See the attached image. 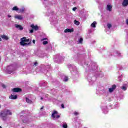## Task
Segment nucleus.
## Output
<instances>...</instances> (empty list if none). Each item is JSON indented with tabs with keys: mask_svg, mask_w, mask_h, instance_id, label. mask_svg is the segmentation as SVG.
Returning a JSON list of instances; mask_svg holds the SVG:
<instances>
[{
	"mask_svg": "<svg viewBox=\"0 0 128 128\" xmlns=\"http://www.w3.org/2000/svg\"><path fill=\"white\" fill-rule=\"evenodd\" d=\"M21 42H20V46H30V42H29L28 43H26L25 40H26V38L24 37L22 38L21 39Z\"/></svg>",
	"mask_w": 128,
	"mask_h": 128,
	"instance_id": "f03ea898",
	"label": "nucleus"
},
{
	"mask_svg": "<svg viewBox=\"0 0 128 128\" xmlns=\"http://www.w3.org/2000/svg\"><path fill=\"white\" fill-rule=\"evenodd\" d=\"M76 7H75V8H72V10H74V12H76Z\"/></svg>",
	"mask_w": 128,
	"mask_h": 128,
	"instance_id": "bb28decb",
	"label": "nucleus"
},
{
	"mask_svg": "<svg viewBox=\"0 0 128 128\" xmlns=\"http://www.w3.org/2000/svg\"><path fill=\"white\" fill-rule=\"evenodd\" d=\"M62 128H68V124H64L63 126H62Z\"/></svg>",
	"mask_w": 128,
	"mask_h": 128,
	"instance_id": "5701e85b",
	"label": "nucleus"
},
{
	"mask_svg": "<svg viewBox=\"0 0 128 128\" xmlns=\"http://www.w3.org/2000/svg\"><path fill=\"white\" fill-rule=\"evenodd\" d=\"M0 38H2L3 40H8V37L5 34L1 35Z\"/></svg>",
	"mask_w": 128,
	"mask_h": 128,
	"instance_id": "9b49d317",
	"label": "nucleus"
},
{
	"mask_svg": "<svg viewBox=\"0 0 128 128\" xmlns=\"http://www.w3.org/2000/svg\"><path fill=\"white\" fill-rule=\"evenodd\" d=\"M122 6L124 7L128 6V0H124L122 3Z\"/></svg>",
	"mask_w": 128,
	"mask_h": 128,
	"instance_id": "6e6552de",
	"label": "nucleus"
},
{
	"mask_svg": "<svg viewBox=\"0 0 128 128\" xmlns=\"http://www.w3.org/2000/svg\"><path fill=\"white\" fill-rule=\"evenodd\" d=\"M107 26H108V28H112V24H108Z\"/></svg>",
	"mask_w": 128,
	"mask_h": 128,
	"instance_id": "aec40b11",
	"label": "nucleus"
},
{
	"mask_svg": "<svg viewBox=\"0 0 128 128\" xmlns=\"http://www.w3.org/2000/svg\"><path fill=\"white\" fill-rule=\"evenodd\" d=\"M112 6L110 4L107 5V10H109V12H112Z\"/></svg>",
	"mask_w": 128,
	"mask_h": 128,
	"instance_id": "ddd939ff",
	"label": "nucleus"
},
{
	"mask_svg": "<svg viewBox=\"0 0 128 128\" xmlns=\"http://www.w3.org/2000/svg\"><path fill=\"white\" fill-rule=\"evenodd\" d=\"M48 44V41L43 42V44Z\"/></svg>",
	"mask_w": 128,
	"mask_h": 128,
	"instance_id": "b1692460",
	"label": "nucleus"
},
{
	"mask_svg": "<svg viewBox=\"0 0 128 128\" xmlns=\"http://www.w3.org/2000/svg\"><path fill=\"white\" fill-rule=\"evenodd\" d=\"M20 12H24V9L20 10Z\"/></svg>",
	"mask_w": 128,
	"mask_h": 128,
	"instance_id": "c85d7f7f",
	"label": "nucleus"
},
{
	"mask_svg": "<svg viewBox=\"0 0 128 128\" xmlns=\"http://www.w3.org/2000/svg\"><path fill=\"white\" fill-rule=\"evenodd\" d=\"M16 28H18L20 30H24V27H22V26L21 25H16Z\"/></svg>",
	"mask_w": 128,
	"mask_h": 128,
	"instance_id": "f8f14e48",
	"label": "nucleus"
},
{
	"mask_svg": "<svg viewBox=\"0 0 128 128\" xmlns=\"http://www.w3.org/2000/svg\"><path fill=\"white\" fill-rule=\"evenodd\" d=\"M116 84L112 85L111 88H109L110 92H112L114 90H116Z\"/></svg>",
	"mask_w": 128,
	"mask_h": 128,
	"instance_id": "0eeeda50",
	"label": "nucleus"
},
{
	"mask_svg": "<svg viewBox=\"0 0 128 128\" xmlns=\"http://www.w3.org/2000/svg\"><path fill=\"white\" fill-rule=\"evenodd\" d=\"M30 28L34 30H38V25L34 26V24H32L30 25Z\"/></svg>",
	"mask_w": 128,
	"mask_h": 128,
	"instance_id": "423d86ee",
	"label": "nucleus"
},
{
	"mask_svg": "<svg viewBox=\"0 0 128 128\" xmlns=\"http://www.w3.org/2000/svg\"><path fill=\"white\" fill-rule=\"evenodd\" d=\"M44 106H42L40 110H44Z\"/></svg>",
	"mask_w": 128,
	"mask_h": 128,
	"instance_id": "f704fd0d",
	"label": "nucleus"
},
{
	"mask_svg": "<svg viewBox=\"0 0 128 128\" xmlns=\"http://www.w3.org/2000/svg\"><path fill=\"white\" fill-rule=\"evenodd\" d=\"M46 40V38H42V39L41 40V41H42V42H43V40Z\"/></svg>",
	"mask_w": 128,
	"mask_h": 128,
	"instance_id": "c756f323",
	"label": "nucleus"
},
{
	"mask_svg": "<svg viewBox=\"0 0 128 128\" xmlns=\"http://www.w3.org/2000/svg\"><path fill=\"white\" fill-rule=\"evenodd\" d=\"M2 87L3 88H6V85H4V84H2Z\"/></svg>",
	"mask_w": 128,
	"mask_h": 128,
	"instance_id": "7c9ffc66",
	"label": "nucleus"
},
{
	"mask_svg": "<svg viewBox=\"0 0 128 128\" xmlns=\"http://www.w3.org/2000/svg\"><path fill=\"white\" fill-rule=\"evenodd\" d=\"M32 42H33V44H36V40H32Z\"/></svg>",
	"mask_w": 128,
	"mask_h": 128,
	"instance_id": "72a5a7b5",
	"label": "nucleus"
},
{
	"mask_svg": "<svg viewBox=\"0 0 128 128\" xmlns=\"http://www.w3.org/2000/svg\"><path fill=\"white\" fill-rule=\"evenodd\" d=\"M16 70V69L14 68V67L12 66H8L7 68V72L8 74H12L13 72H14Z\"/></svg>",
	"mask_w": 128,
	"mask_h": 128,
	"instance_id": "7ed1b4c3",
	"label": "nucleus"
},
{
	"mask_svg": "<svg viewBox=\"0 0 128 128\" xmlns=\"http://www.w3.org/2000/svg\"><path fill=\"white\" fill-rule=\"evenodd\" d=\"M64 32H74V28H67L64 30Z\"/></svg>",
	"mask_w": 128,
	"mask_h": 128,
	"instance_id": "1a4fd4ad",
	"label": "nucleus"
},
{
	"mask_svg": "<svg viewBox=\"0 0 128 128\" xmlns=\"http://www.w3.org/2000/svg\"><path fill=\"white\" fill-rule=\"evenodd\" d=\"M8 114L9 116H12V113L10 110L5 109L4 110L0 112V118H2L3 120H6Z\"/></svg>",
	"mask_w": 128,
	"mask_h": 128,
	"instance_id": "f257e3e1",
	"label": "nucleus"
},
{
	"mask_svg": "<svg viewBox=\"0 0 128 128\" xmlns=\"http://www.w3.org/2000/svg\"><path fill=\"white\" fill-rule=\"evenodd\" d=\"M26 42H30V39H26Z\"/></svg>",
	"mask_w": 128,
	"mask_h": 128,
	"instance_id": "2f4dec72",
	"label": "nucleus"
},
{
	"mask_svg": "<svg viewBox=\"0 0 128 128\" xmlns=\"http://www.w3.org/2000/svg\"><path fill=\"white\" fill-rule=\"evenodd\" d=\"M15 18H17L18 20H22V16L20 15L16 16H14Z\"/></svg>",
	"mask_w": 128,
	"mask_h": 128,
	"instance_id": "2eb2a0df",
	"label": "nucleus"
},
{
	"mask_svg": "<svg viewBox=\"0 0 128 128\" xmlns=\"http://www.w3.org/2000/svg\"><path fill=\"white\" fill-rule=\"evenodd\" d=\"M8 114H10V112H8Z\"/></svg>",
	"mask_w": 128,
	"mask_h": 128,
	"instance_id": "ea45409f",
	"label": "nucleus"
},
{
	"mask_svg": "<svg viewBox=\"0 0 128 128\" xmlns=\"http://www.w3.org/2000/svg\"><path fill=\"white\" fill-rule=\"evenodd\" d=\"M12 90L13 92H22V90L20 88H12Z\"/></svg>",
	"mask_w": 128,
	"mask_h": 128,
	"instance_id": "39448f33",
	"label": "nucleus"
},
{
	"mask_svg": "<svg viewBox=\"0 0 128 128\" xmlns=\"http://www.w3.org/2000/svg\"><path fill=\"white\" fill-rule=\"evenodd\" d=\"M0 128H2V126H0Z\"/></svg>",
	"mask_w": 128,
	"mask_h": 128,
	"instance_id": "a19ab883",
	"label": "nucleus"
},
{
	"mask_svg": "<svg viewBox=\"0 0 128 128\" xmlns=\"http://www.w3.org/2000/svg\"><path fill=\"white\" fill-rule=\"evenodd\" d=\"M38 64V62H35L34 63V66H36V64Z\"/></svg>",
	"mask_w": 128,
	"mask_h": 128,
	"instance_id": "473e14b6",
	"label": "nucleus"
},
{
	"mask_svg": "<svg viewBox=\"0 0 128 128\" xmlns=\"http://www.w3.org/2000/svg\"><path fill=\"white\" fill-rule=\"evenodd\" d=\"M61 106H62V108H64V104H61Z\"/></svg>",
	"mask_w": 128,
	"mask_h": 128,
	"instance_id": "cd10ccee",
	"label": "nucleus"
},
{
	"mask_svg": "<svg viewBox=\"0 0 128 128\" xmlns=\"http://www.w3.org/2000/svg\"><path fill=\"white\" fill-rule=\"evenodd\" d=\"M8 18H12V16H10V14H8Z\"/></svg>",
	"mask_w": 128,
	"mask_h": 128,
	"instance_id": "c9c22d12",
	"label": "nucleus"
},
{
	"mask_svg": "<svg viewBox=\"0 0 128 128\" xmlns=\"http://www.w3.org/2000/svg\"><path fill=\"white\" fill-rule=\"evenodd\" d=\"M40 100H44V98H42V97H41V98H40Z\"/></svg>",
	"mask_w": 128,
	"mask_h": 128,
	"instance_id": "4c0bfd02",
	"label": "nucleus"
},
{
	"mask_svg": "<svg viewBox=\"0 0 128 128\" xmlns=\"http://www.w3.org/2000/svg\"><path fill=\"white\" fill-rule=\"evenodd\" d=\"M12 10H18V6H15L12 8Z\"/></svg>",
	"mask_w": 128,
	"mask_h": 128,
	"instance_id": "a211bd4d",
	"label": "nucleus"
},
{
	"mask_svg": "<svg viewBox=\"0 0 128 128\" xmlns=\"http://www.w3.org/2000/svg\"><path fill=\"white\" fill-rule=\"evenodd\" d=\"M96 21H94L92 24L91 26L92 28H96Z\"/></svg>",
	"mask_w": 128,
	"mask_h": 128,
	"instance_id": "dca6fc26",
	"label": "nucleus"
},
{
	"mask_svg": "<svg viewBox=\"0 0 128 128\" xmlns=\"http://www.w3.org/2000/svg\"><path fill=\"white\" fill-rule=\"evenodd\" d=\"M82 42H84V39L82 38H80L79 40V44H82Z\"/></svg>",
	"mask_w": 128,
	"mask_h": 128,
	"instance_id": "6ab92c4d",
	"label": "nucleus"
},
{
	"mask_svg": "<svg viewBox=\"0 0 128 128\" xmlns=\"http://www.w3.org/2000/svg\"><path fill=\"white\" fill-rule=\"evenodd\" d=\"M74 24L76 26H80V22H78V21L76 20H74Z\"/></svg>",
	"mask_w": 128,
	"mask_h": 128,
	"instance_id": "f3484780",
	"label": "nucleus"
},
{
	"mask_svg": "<svg viewBox=\"0 0 128 128\" xmlns=\"http://www.w3.org/2000/svg\"><path fill=\"white\" fill-rule=\"evenodd\" d=\"M68 78L67 76L64 78V82H68Z\"/></svg>",
	"mask_w": 128,
	"mask_h": 128,
	"instance_id": "4be33fe9",
	"label": "nucleus"
},
{
	"mask_svg": "<svg viewBox=\"0 0 128 128\" xmlns=\"http://www.w3.org/2000/svg\"><path fill=\"white\" fill-rule=\"evenodd\" d=\"M9 98H10V100H16V98H18V96L17 95L14 96L12 95V94Z\"/></svg>",
	"mask_w": 128,
	"mask_h": 128,
	"instance_id": "9d476101",
	"label": "nucleus"
},
{
	"mask_svg": "<svg viewBox=\"0 0 128 128\" xmlns=\"http://www.w3.org/2000/svg\"><path fill=\"white\" fill-rule=\"evenodd\" d=\"M126 24H128V19L126 20Z\"/></svg>",
	"mask_w": 128,
	"mask_h": 128,
	"instance_id": "e433bc0d",
	"label": "nucleus"
},
{
	"mask_svg": "<svg viewBox=\"0 0 128 128\" xmlns=\"http://www.w3.org/2000/svg\"><path fill=\"white\" fill-rule=\"evenodd\" d=\"M121 88H122V90H126V86H122Z\"/></svg>",
	"mask_w": 128,
	"mask_h": 128,
	"instance_id": "412c9836",
	"label": "nucleus"
},
{
	"mask_svg": "<svg viewBox=\"0 0 128 128\" xmlns=\"http://www.w3.org/2000/svg\"><path fill=\"white\" fill-rule=\"evenodd\" d=\"M58 112L57 111L54 110L53 113L52 114V116L53 118H60V115H56V116H54V114H58Z\"/></svg>",
	"mask_w": 128,
	"mask_h": 128,
	"instance_id": "20e7f679",
	"label": "nucleus"
},
{
	"mask_svg": "<svg viewBox=\"0 0 128 128\" xmlns=\"http://www.w3.org/2000/svg\"><path fill=\"white\" fill-rule=\"evenodd\" d=\"M74 116H78L79 114L78 112H74Z\"/></svg>",
	"mask_w": 128,
	"mask_h": 128,
	"instance_id": "393cba45",
	"label": "nucleus"
},
{
	"mask_svg": "<svg viewBox=\"0 0 128 128\" xmlns=\"http://www.w3.org/2000/svg\"><path fill=\"white\" fill-rule=\"evenodd\" d=\"M26 102L28 104H32V100H30V98H26Z\"/></svg>",
	"mask_w": 128,
	"mask_h": 128,
	"instance_id": "4468645a",
	"label": "nucleus"
},
{
	"mask_svg": "<svg viewBox=\"0 0 128 128\" xmlns=\"http://www.w3.org/2000/svg\"><path fill=\"white\" fill-rule=\"evenodd\" d=\"M0 42H2V38H0Z\"/></svg>",
	"mask_w": 128,
	"mask_h": 128,
	"instance_id": "58836bf2",
	"label": "nucleus"
},
{
	"mask_svg": "<svg viewBox=\"0 0 128 128\" xmlns=\"http://www.w3.org/2000/svg\"><path fill=\"white\" fill-rule=\"evenodd\" d=\"M32 32H34V29L30 30V34H32Z\"/></svg>",
	"mask_w": 128,
	"mask_h": 128,
	"instance_id": "a878e982",
	"label": "nucleus"
}]
</instances>
